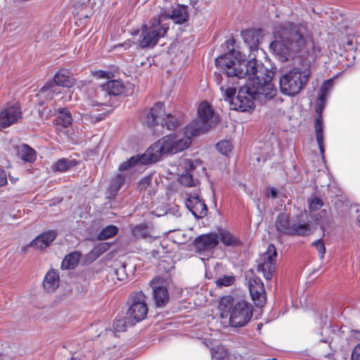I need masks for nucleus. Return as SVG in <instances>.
Masks as SVG:
<instances>
[{"label":"nucleus","mask_w":360,"mask_h":360,"mask_svg":"<svg viewBox=\"0 0 360 360\" xmlns=\"http://www.w3.org/2000/svg\"><path fill=\"white\" fill-rule=\"evenodd\" d=\"M198 119L193 121L185 127L184 135L170 134L164 136L153 144L146 152L145 158H148L145 162H158L162 155L175 154L187 148L191 143V137L206 131L217 122L211 105L202 102L198 107Z\"/></svg>","instance_id":"1"},{"label":"nucleus","mask_w":360,"mask_h":360,"mask_svg":"<svg viewBox=\"0 0 360 360\" xmlns=\"http://www.w3.org/2000/svg\"><path fill=\"white\" fill-rule=\"evenodd\" d=\"M243 56L239 52L231 51L217 60V63L226 72L228 77H237L248 79L253 89L257 99L272 98L276 89L271 83V77L262 64L255 59L247 63H241Z\"/></svg>","instance_id":"2"},{"label":"nucleus","mask_w":360,"mask_h":360,"mask_svg":"<svg viewBox=\"0 0 360 360\" xmlns=\"http://www.w3.org/2000/svg\"><path fill=\"white\" fill-rule=\"evenodd\" d=\"M274 34L275 40L269 48L281 62H286L295 56H304L309 53L311 44L307 37L304 25L288 22Z\"/></svg>","instance_id":"3"},{"label":"nucleus","mask_w":360,"mask_h":360,"mask_svg":"<svg viewBox=\"0 0 360 360\" xmlns=\"http://www.w3.org/2000/svg\"><path fill=\"white\" fill-rule=\"evenodd\" d=\"M221 311V317L227 316L224 313L229 314V324L232 327H243L245 326L252 317V305L244 300L233 303L231 296H224L221 298L219 304Z\"/></svg>","instance_id":"4"},{"label":"nucleus","mask_w":360,"mask_h":360,"mask_svg":"<svg viewBox=\"0 0 360 360\" xmlns=\"http://www.w3.org/2000/svg\"><path fill=\"white\" fill-rule=\"evenodd\" d=\"M309 77L310 71L308 69L294 68L280 77V91L287 96H296L306 86Z\"/></svg>","instance_id":"5"},{"label":"nucleus","mask_w":360,"mask_h":360,"mask_svg":"<svg viewBox=\"0 0 360 360\" xmlns=\"http://www.w3.org/2000/svg\"><path fill=\"white\" fill-rule=\"evenodd\" d=\"M163 103L158 102L150 110L142 113L143 121L148 126L165 127L169 130L175 129L181 123L180 117L166 113L163 108Z\"/></svg>","instance_id":"6"},{"label":"nucleus","mask_w":360,"mask_h":360,"mask_svg":"<svg viewBox=\"0 0 360 360\" xmlns=\"http://www.w3.org/2000/svg\"><path fill=\"white\" fill-rule=\"evenodd\" d=\"M275 226L279 233L287 236H304L310 233L309 225L307 223L298 218H290L286 213L278 215Z\"/></svg>","instance_id":"7"},{"label":"nucleus","mask_w":360,"mask_h":360,"mask_svg":"<svg viewBox=\"0 0 360 360\" xmlns=\"http://www.w3.org/2000/svg\"><path fill=\"white\" fill-rule=\"evenodd\" d=\"M169 27V23H162L158 18L150 22L149 26L142 29L139 45L142 48L154 46L160 37H163Z\"/></svg>","instance_id":"8"},{"label":"nucleus","mask_w":360,"mask_h":360,"mask_svg":"<svg viewBox=\"0 0 360 360\" xmlns=\"http://www.w3.org/2000/svg\"><path fill=\"white\" fill-rule=\"evenodd\" d=\"M129 305L127 311L128 319L132 324L143 321L148 314L146 297L142 292H133L128 300Z\"/></svg>","instance_id":"9"},{"label":"nucleus","mask_w":360,"mask_h":360,"mask_svg":"<svg viewBox=\"0 0 360 360\" xmlns=\"http://www.w3.org/2000/svg\"><path fill=\"white\" fill-rule=\"evenodd\" d=\"M247 82L239 89L237 96L230 101V108L242 112L248 111L255 108L254 101L257 99L250 82Z\"/></svg>","instance_id":"10"},{"label":"nucleus","mask_w":360,"mask_h":360,"mask_svg":"<svg viewBox=\"0 0 360 360\" xmlns=\"http://www.w3.org/2000/svg\"><path fill=\"white\" fill-rule=\"evenodd\" d=\"M73 84L74 79L70 71L67 69H60L55 73L53 80L46 82L41 87V91L47 93V95H51L53 97L60 93L58 86L70 88Z\"/></svg>","instance_id":"11"},{"label":"nucleus","mask_w":360,"mask_h":360,"mask_svg":"<svg viewBox=\"0 0 360 360\" xmlns=\"http://www.w3.org/2000/svg\"><path fill=\"white\" fill-rule=\"evenodd\" d=\"M276 257L277 252L275 246L269 245L258 261L257 270L262 272L263 276L266 280H270L273 277L276 269Z\"/></svg>","instance_id":"12"},{"label":"nucleus","mask_w":360,"mask_h":360,"mask_svg":"<svg viewBox=\"0 0 360 360\" xmlns=\"http://www.w3.org/2000/svg\"><path fill=\"white\" fill-rule=\"evenodd\" d=\"M158 18L162 23H167L166 21L172 20L174 23L181 25L188 20V8L184 5H178L172 12H161Z\"/></svg>","instance_id":"13"},{"label":"nucleus","mask_w":360,"mask_h":360,"mask_svg":"<svg viewBox=\"0 0 360 360\" xmlns=\"http://www.w3.org/2000/svg\"><path fill=\"white\" fill-rule=\"evenodd\" d=\"M22 117L18 104L5 108L0 112V130L15 123Z\"/></svg>","instance_id":"14"},{"label":"nucleus","mask_w":360,"mask_h":360,"mask_svg":"<svg viewBox=\"0 0 360 360\" xmlns=\"http://www.w3.org/2000/svg\"><path fill=\"white\" fill-rule=\"evenodd\" d=\"M153 291V299L158 307H165L169 301V292L164 281L160 278H155L150 281Z\"/></svg>","instance_id":"15"},{"label":"nucleus","mask_w":360,"mask_h":360,"mask_svg":"<svg viewBox=\"0 0 360 360\" xmlns=\"http://www.w3.org/2000/svg\"><path fill=\"white\" fill-rule=\"evenodd\" d=\"M326 100H319L317 98V106L316 108V117L314 122V129L316 134V139L319 146L321 154L323 155L324 153L323 146V123L321 117V113L323 110Z\"/></svg>","instance_id":"16"},{"label":"nucleus","mask_w":360,"mask_h":360,"mask_svg":"<svg viewBox=\"0 0 360 360\" xmlns=\"http://www.w3.org/2000/svg\"><path fill=\"white\" fill-rule=\"evenodd\" d=\"M249 290L252 299L257 306H262L266 302V295L264 284L262 280L252 276L249 281Z\"/></svg>","instance_id":"17"},{"label":"nucleus","mask_w":360,"mask_h":360,"mask_svg":"<svg viewBox=\"0 0 360 360\" xmlns=\"http://www.w3.org/2000/svg\"><path fill=\"white\" fill-rule=\"evenodd\" d=\"M186 205L196 218H202L207 215V208L198 193H191L188 197Z\"/></svg>","instance_id":"18"},{"label":"nucleus","mask_w":360,"mask_h":360,"mask_svg":"<svg viewBox=\"0 0 360 360\" xmlns=\"http://www.w3.org/2000/svg\"><path fill=\"white\" fill-rule=\"evenodd\" d=\"M219 243V236L216 233L202 234L194 240L195 248L200 251H208L214 249Z\"/></svg>","instance_id":"19"},{"label":"nucleus","mask_w":360,"mask_h":360,"mask_svg":"<svg viewBox=\"0 0 360 360\" xmlns=\"http://www.w3.org/2000/svg\"><path fill=\"white\" fill-rule=\"evenodd\" d=\"M124 91L123 83L117 79L110 80L101 86L97 93L98 98L107 97V96H118Z\"/></svg>","instance_id":"20"},{"label":"nucleus","mask_w":360,"mask_h":360,"mask_svg":"<svg viewBox=\"0 0 360 360\" xmlns=\"http://www.w3.org/2000/svg\"><path fill=\"white\" fill-rule=\"evenodd\" d=\"M57 233L55 231H48L42 233L34 239L30 245L38 250L47 248L56 238Z\"/></svg>","instance_id":"21"},{"label":"nucleus","mask_w":360,"mask_h":360,"mask_svg":"<svg viewBox=\"0 0 360 360\" xmlns=\"http://www.w3.org/2000/svg\"><path fill=\"white\" fill-rule=\"evenodd\" d=\"M59 275L58 273L54 270H49L44 279L43 285L46 291L48 292H53L59 285Z\"/></svg>","instance_id":"22"},{"label":"nucleus","mask_w":360,"mask_h":360,"mask_svg":"<svg viewBox=\"0 0 360 360\" xmlns=\"http://www.w3.org/2000/svg\"><path fill=\"white\" fill-rule=\"evenodd\" d=\"M219 239L220 238L221 243L228 247H236L240 244L238 237L234 236L230 231L220 229H219Z\"/></svg>","instance_id":"23"},{"label":"nucleus","mask_w":360,"mask_h":360,"mask_svg":"<svg viewBox=\"0 0 360 360\" xmlns=\"http://www.w3.org/2000/svg\"><path fill=\"white\" fill-rule=\"evenodd\" d=\"M145 153L141 155H136L130 158L128 160L122 162L120 167L119 170L120 171H125L133 167H134L138 163H140L141 165H148L150 164V162H145V161H148V158H146L145 157Z\"/></svg>","instance_id":"24"},{"label":"nucleus","mask_w":360,"mask_h":360,"mask_svg":"<svg viewBox=\"0 0 360 360\" xmlns=\"http://www.w3.org/2000/svg\"><path fill=\"white\" fill-rule=\"evenodd\" d=\"M18 155L20 158L28 162H33L36 160V153L34 150L27 145L22 144L18 148Z\"/></svg>","instance_id":"25"},{"label":"nucleus","mask_w":360,"mask_h":360,"mask_svg":"<svg viewBox=\"0 0 360 360\" xmlns=\"http://www.w3.org/2000/svg\"><path fill=\"white\" fill-rule=\"evenodd\" d=\"M56 124L63 127H69L72 122V117L70 112L66 108L61 109L57 118L55 120Z\"/></svg>","instance_id":"26"},{"label":"nucleus","mask_w":360,"mask_h":360,"mask_svg":"<svg viewBox=\"0 0 360 360\" xmlns=\"http://www.w3.org/2000/svg\"><path fill=\"white\" fill-rule=\"evenodd\" d=\"M80 254L74 252L68 255L61 263V268L63 269H74L78 264Z\"/></svg>","instance_id":"27"},{"label":"nucleus","mask_w":360,"mask_h":360,"mask_svg":"<svg viewBox=\"0 0 360 360\" xmlns=\"http://www.w3.org/2000/svg\"><path fill=\"white\" fill-rule=\"evenodd\" d=\"M76 160H72L67 158H61L56 162L53 166L52 169L54 172H65L68 169L76 165Z\"/></svg>","instance_id":"28"},{"label":"nucleus","mask_w":360,"mask_h":360,"mask_svg":"<svg viewBox=\"0 0 360 360\" xmlns=\"http://www.w3.org/2000/svg\"><path fill=\"white\" fill-rule=\"evenodd\" d=\"M118 232V229L114 225H109L103 229L98 235L99 240H103L114 237Z\"/></svg>","instance_id":"29"},{"label":"nucleus","mask_w":360,"mask_h":360,"mask_svg":"<svg viewBox=\"0 0 360 360\" xmlns=\"http://www.w3.org/2000/svg\"><path fill=\"white\" fill-rule=\"evenodd\" d=\"M110 247V243L102 242L96 245L89 253L90 258L96 259L107 251Z\"/></svg>","instance_id":"30"},{"label":"nucleus","mask_w":360,"mask_h":360,"mask_svg":"<svg viewBox=\"0 0 360 360\" xmlns=\"http://www.w3.org/2000/svg\"><path fill=\"white\" fill-rule=\"evenodd\" d=\"M243 37L250 49L255 48L259 44L258 34L252 31H246L243 33Z\"/></svg>","instance_id":"31"},{"label":"nucleus","mask_w":360,"mask_h":360,"mask_svg":"<svg viewBox=\"0 0 360 360\" xmlns=\"http://www.w3.org/2000/svg\"><path fill=\"white\" fill-rule=\"evenodd\" d=\"M333 79H327L323 82V83L321 84L319 93H318V99L319 100H326L328 93L330 91L333 86Z\"/></svg>","instance_id":"32"},{"label":"nucleus","mask_w":360,"mask_h":360,"mask_svg":"<svg viewBox=\"0 0 360 360\" xmlns=\"http://www.w3.org/2000/svg\"><path fill=\"white\" fill-rule=\"evenodd\" d=\"M217 148L222 155L229 156L232 151V145L229 141L224 140L217 144Z\"/></svg>","instance_id":"33"},{"label":"nucleus","mask_w":360,"mask_h":360,"mask_svg":"<svg viewBox=\"0 0 360 360\" xmlns=\"http://www.w3.org/2000/svg\"><path fill=\"white\" fill-rule=\"evenodd\" d=\"M133 236L136 238H146L149 236V231L146 226L139 225L134 228Z\"/></svg>","instance_id":"34"},{"label":"nucleus","mask_w":360,"mask_h":360,"mask_svg":"<svg viewBox=\"0 0 360 360\" xmlns=\"http://www.w3.org/2000/svg\"><path fill=\"white\" fill-rule=\"evenodd\" d=\"M235 281V277L231 275H224L219 278L215 283L218 287H228L231 285Z\"/></svg>","instance_id":"35"},{"label":"nucleus","mask_w":360,"mask_h":360,"mask_svg":"<svg viewBox=\"0 0 360 360\" xmlns=\"http://www.w3.org/2000/svg\"><path fill=\"white\" fill-rule=\"evenodd\" d=\"M226 47L228 49H230L231 47H232V49L231 50H229L226 54L223 55V56H219L218 58H216L215 60V63L217 65V67H219V68L224 72H225L226 74V72L223 70L221 66L217 63V60L221 57H223V56H225L226 54H228L229 53L231 52V51H236V50L233 49V46H234V44H235V39H229L228 40H226ZM237 52H239L241 56H243V58H244V63H247L248 61H245V56L244 54H242L239 51H237ZM241 63H243V60L241 61Z\"/></svg>","instance_id":"36"},{"label":"nucleus","mask_w":360,"mask_h":360,"mask_svg":"<svg viewBox=\"0 0 360 360\" xmlns=\"http://www.w3.org/2000/svg\"><path fill=\"white\" fill-rule=\"evenodd\" d=\"M183 166L188 170H193L201 166V162L198 160L185 159L182 161Z\"/></svg>","instance_id":"37"},{"label":"nucleus","mask_w":360,"mask_h":360,"mask_svg":"<svg viewBox=\"0 0 360 360\" xmlns=\"http://www.w3.org/2000/svg\"><path fill=\"white\" fill-rule=\"evenodd\" d=\"M179 181L182 185L186 186H192L194 184L192 174L187 172L180 176Z\"/></svg>","instance_id":"38"},{"label":"nucleus","mask_w":360,"mask_h":360,"mask_svg":"<svg viewBox=\"0 0 360 360\" xmlns=\"http://www.w3.org/2000/svg\"><path fill=\"white\" fill-rule=\"evenodd\" d=\"M323 205V201L319 198H314L309 202V208L311 212H314L321 208Z\"/></svg>","instance_id":"39"},{"label":"nucleus","mask_w":360,"mask_h":360,"mask_svg":"<svg viewBox=\"0 0 360 360\" xmlns=\"http://www.w3.org/2000/svg\"><path fill=\"white\" fill-rule=\"evenodd\" d=\"M124 177L122 174H117L111 182V188L113 190L117 191L120 188L122 185L124 184Z\"/></svg>","instance_id":"40"},{"label":"nucleus","mask_w":360,"mask_h":360,"mask_svg":"<svg viewBox=\"0 0 360 360\" xmlns=\"http://www.w3.org/2000/svg\"><path fill=\"white\" fill-rule=\"evenodd\" d=\"M312 245L316 247V248L319 254L320 259H322L323 258L324 254L326 252V247H325L323 242L321 239H319V240L314 241L312 243Z\"/></svg>","instance_id":"41"},{"label":"nucleus","mask_w":360,"mask_h":360,"mask_svg":"<svg viewBox=\"0 0 360 360\" xmlns=\"http://www.w3.org/2000/svg\"><path fill=\"white\" fill-rule=\"evenodd\" d=\"M115 330L120 332L126 329V322L122 319H115L113 323Z\"/></svg>","instance_id":"42"},{"label":"nucleus","mask_w":360,"mask_h":360,"mask_svg":"<svg viewBox=\"0 0 360 360\" xmlns=\"http://www.w3.org/2000/svg\"><path fill=\"white\" fill-rule=\"evenodd\" d=\"M217 351L215 352L214 349L212 350V354L213 357H216L217 359L224 357V355L226 354V350L223 347L219 346L217 348Z\"/></svg>","instance_id":"43"},{"label":"nucleus","mask_w":360,"mask_h":360,"mask_svg":"<svg viewBox=\"0 0 360 360\" xmlns=\"http://www.w3.org/2000/svg\"><path fill=\"white\" fill-rule=\"evenodd\" d=\"M236 94V89L234 88L228 87L224 90V100L229 101L230 103V101L233 98V95Z\"/></svg>","instance_id":"44"},{"label":"nucleus","mask_w":360,"mask_h":360,"mask_svg":"<svg viewBox=\"0 0 360 360\" xmlns=\"http://www.w3.org/2000/svg\"><path fill=\"white\" fill-rule=\"evenodd\" d=\"M152 178L150 176L143 178L139 182L141 189L146 188L151 184Z\"/></svg>","instance_id":"45"},{"label":"nucleus","mask_w":360,"mask_h":360,"mask_svg":"<svg viewBox=\"0 0 360 360\" xmlns=\"http://www.w3.org/2000/svg\"><path fill=\"white\" fill-rule=\"evenodd\" d=\"M352 360H360V343L358 344L353 349L352 354Z\"/></svg>","instance_id":"46"},{"label":"nucleus","mask_w":360,"mask_h":360,"mask_svg":"<svg viewBox=\"0 0 360 360\" xmlns=\"http://www.w3.org/2000/svg\"><path fill=\"white\" fill-rule=\"evenodd\" d=\"M7 183V176L5 171L0 167V187Z\"/></svg>","instance_id":"47"},{"label":"nucleus","mask_w":360,"mask_h":360,"mask_svg":"<svg viewBox=\"0 0 360 360\" xmlns=\"http://www.w3.org/2000/svg\"><path fill=\"white\" fill-rule=\"evenodd\" d=\"M271 195L272 198H276L277 196L276 191L274 189H271Z\"/></svg>","instance_id":"48"},{"label":"nucleus","mask_w":360,"mask_h":360,"mask_svg":"<svg viewBox=\"0 0 360 360\" xmlns=\"http://www.w3.org/2000/svg\"><path fill=\"white\" fill-rule=\"evenodd\" d=\"M347 44L349 46H352L353 45V40L352 39H348L347 41Z\"/></svg>","instance_id":"49"},{"label":"nucleus","mask_w":360,"mask_h":360,"mask_svg":"<svg viewBox=\"0 0 360 360\" xmlns=\"http://www.w3.org/2000/svg\"><path fill=\"white\" fill-rule=\"evenodd\" d=\"M105 74H108V73L105 72H101L100 76L101 77H104V75H105Z\"/></svg>","instance_id":"50"},{"label":"nucleus","mask_w":360,"mask_h":360,"mask_svg":"<svg viewBox=\"0 0 360 360\" xmlns=\"http://www.w3.org/2000/svg\"><path fill=\"white\" fill-rule=\"evenodd\" d=\"M357 222H358L359 226H360V215H359V217L357 219Z\"/></svg>","instance_id":"51"},{"label":"nucleus","mask_w":360,"mask_h":360,"mask_svg":"<svg viewBox=\"0 0 360 360\" xmlns=\"http://www.w3.org/2000/svg\"><path fill=\"white\" fill-rule=\"evenodd\" d=\"M101 120H102V118H101V117H96V120L98 122V121H100Z\"/></svg>","instance_id":"52"}]
</instances>
